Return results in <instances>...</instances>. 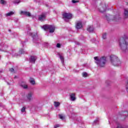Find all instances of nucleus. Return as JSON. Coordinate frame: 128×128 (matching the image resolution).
Masks as SVG:
<instances>
[{
    "mask_svg": "<svg viewBox=\"0 0 128 128\" xmlns=\"http://www.w3.org/2000/svg\"><path fill=\"white\" fill-rule=\"evenodd\" d=\"M119 46L126 52H128V38H120L119 40Z\"/></svg>",
    "mask_w": 128,
    "mask_h": 128,
    "instance_id": "nucleus-1",
    "label": "nucleus"
},
{
    "mask_svg": "<svg viewBox=\"0 0 128 128\" xmlns=\"http://www.w3.org/2000/svg\"><path fill=\"white\" fill-rule=\"evenodd\" d=\"M94 60H96V64L98 66H99V68H104L106 66V58L102 56L100 58H98V57L96 56L94 58Z\"/></svg>",
    "mask_w": 128,
    "mask_h": 128,
    "instance_id": "nucleus-2",
    "label": "nucleus"
},
{
    "mask_svg": "<svg viewBox=\"0 0 128 128\" xmlns=\"http://www.w3.org/2000/svg\"><path fill=\"white\" fill-rule=\"evenodd\" d=\"M110 60L111 64L114 66H120V61L118 56L114 55L110 56Z\"/></svg>",
    "mask_w": 128,
    "mask_h": 128,
    "instance_id": "nucleus-3",
    "label": "nucleus"
},
{
    "mask_svg": "<svg viewBox=\"0 0 128 128\" xmlns=\"http://www.w3.org/2000/svg\"><path fill=\"white\" fill-rule=\"evenodd\" d=\"M42 28H43L44 30H49L50 34H52L54 32L56 26L54 25L45 24L42 26Z\"/></svg>",
    "mask_w": 128,
    "mask_h": 128,
    "instance_id": "nucleus-4",
    "label": "nucleus"
},
{
    "mask_svg": "<svg viewBox=\"0 0 128 128\" xmlns=\"http://www.w3.org/2000/svg\"><path fill=\"white\" fill-rule=\"evenodd\" d=\"M63 19L65 22H68V20L72 18V15L70 13H64L62 14Z\"/></svg>",
    "mask_w": 128,
    "mask_h": 128,
    "instance_id": "nucleus-5",
    "label": "nucleus"
},
{
    "mask_svg": "<svg viewBox=\"0 0 128 128\" xmlns=\"http://www.w3.org/2000/svg\"><path fill=\"white\" fill-rule=\"evenodd\" d=\"M46 13H42L38 16V20H40V22H44V20H46Z\"/></svg>",
    "mask_w": 128,
    "mask_h": 128,
    "instance_id": "nucleus-6",
    "label": "nucleus"
},
{
    "mask_svg": "<svg viewBox=\"0 0 128 128\" xmlns=\"http://www.w3.org/2000/svg\"><path fill=\"white\" fill-rule=\"evenodd\" d=\"M32 96H34V93L32 92H30L27 94L26 98L28 102H32Z\"/></svg>",
    "mask_w": 128,
    "mask_h": 128,
    "instance_id": "nucleus-7",
    "label": "nucleus"
},
{
    "mask_svg": "<svg viewBox=\"0 0 128 128\" xmlns=\"http://www.w3.org/2000/svg\"><path fill=\"white\" fill-rule=\"evenodd\" d=\"M106 10V4H103L102 6L99 8V12H104Z\"/></svg>",
    "mask_w": 128,
    "mask_h": 128,
    "instance_id": "nucleus-8",
    "label": "nucleus"
},
{
    "mask_svg": "<svg viewBox=\"0 0 128 128\" xmlns=\"http://www.w3.org/2000/svg\"><path fill=\"white\" fill-rule=\"evenodd\" d=\"M30 35L33 38V42H36V40H38V36L37 34H34L33 33H30Z\"/></svg>",
    "mask_w": 128,
    "mask_h": 128,
    "instance_id": "nucleus-9",
    "label": "nucleus"
},
{
    "mask_svg": "<svg viewBox=\"0 0 128 128\" xmlns=\"http://www.w3.org/2000/svg\"><path fill=\"white\" fill-rule=\"evenodd\" d=\"M36 56H31L29 59V62H31V64H36Z\"/></svg>",
    "mask_w": 128,
    "mask_h": 128,
    "instance_id": "nucleus-10",
    "label": "nucleus"
},
{
    "mask_svg": "<svg viewBox=\"0 0 128 128\" xmlns=\"http://www.w3.org/2000/svg\"><path fill=\"white\" fill-rule=\"evenodd\" d=\"M76 30H80L82 28V22H78L76 24Z\"/></svg>",
    "mask_w": 128,
    "mask_h": 128,
    "instance_id": "nucleus-11",
    "label": "nucleus"
},
{
    "mask_svg": "<svg viewBox=\"0 0 128 128\" xmlns=\"http://www.w3.org/2000/svg\"><path fill=\"white\" fill-rule=\"evenodd\" d=\"M20 14H23L24 16H30V12H26V11H21Z\"/></svg>",
    "mask_w": 128,
    "mask_h": 128,
    "instance_id": "nucleus-12",
    "label": "nucleus"
},
{
    "mask_svg": "<svg viewBox=\"0 0 128 128\" xmlns=\"http://www.w3.org/2000/svg\"><path fill=\"white\" fill-rule=\"evenodd\" d=\"M124 16L125 18H128V9L124 8Z\"/></svg>",
    "mask_w": 128,
    "mask_h": 128,
    "instance_id": "nucleus-13",
    "label": "nucleus"
},
{
    "mask_svg": "<svg viewBox=\"0 0 128 128\" xmlns=\"http://www.w3.org/2000/svg\"><path fill=\"white\" fill-rule=\"evenodd\" d=\"M70 100L72 102H74L76 100V94L72 93L70 94Z\"/></svg>",
    "mask_w": 128,
    "mask_h": 128,
    "instance_id": "nucleus-14",
    "label": "nucleus"
},
{
    "mask_svg": "<svg viewBox=\"0 0 128 128\" xmlns=\"http://www.w3.org/2000/svg\"><path fill=\"white\" fill-rule=\"evenodd\" d=\"M94 28L92 26H89L87 28V30L89 32H94Z\"/></svg>",
    "mask_w": 128,
    "mask_h": 128,
    "instance_id": "nucleus-15",
    "label": "nucleus"
},
{
    "mask_svg": "<svg viewBox=\"0 0 128 128\" xmlns=\"http://www.w3.org/2000/svg\"><path fill=\"white\" fill-rule=\"evenodd\" d=\"M20 86H22L23 88H28V85H26L24 82H22L20 84Z\"/></svg>",
    "mask_w": 128,
    "mask_h": 128,
    "instance_id": "nucleus-16",
    "label": "nucleus"
},
{
    "mask_svg": "<svg viewBox=\"0 0 128 128\" xmlns=\"http://www.w3.org/2000/svg\"><path fill=\"white\" fill-rule=\"evenodd\" d=\"M14 14V12H12V11L6 14V16H12V14Z\"/></svg>",
    "mask_w": 128,
    "mask_h": 128,
    "instance_id": "nucleus-17",
    "label": "nucleus"
},
{
    "mask_svg": "<svg viewBox=\"0 0 128 128\" xmlns=\"http://www.w3.org/2000/svg\"><path fill=\"white\" fill-rule=\"evenodd\" d=\"M60 102H54V106L55 108H58V106H60Z\"/></svg>",
    "mask_w": 128,
    "mask_h": 128,
    "instance_id": "nucleus-18",
    "label": "nucleus"
},
{
    "mask_svg": "<svg viewBox=\"0 0 128 128\" xmlns=\"http://www.w3.org/2000/svg\"><path fill=\"white\" fill-rule=\"evenodd\" d=\"M113 20L116 22H118V20H120V17L118 16H114Z\"/></svg>",
    "mask_w": 128,
    "mask_h": 128,
    "instance_id": "nucleus-19",
    "label": "nucleus"
},
{
    "mask_svg": "<svg viewBox=\"0 0 128 128\" xmlns=\"http://www.w3.org/2000/svg\"><path fill=\"white\" fill-rule=\"evenodd\" d=\"M60 58L62 62V64H64V56H62V55H60Z\"/></svg>",
    "mask_w": 128,
    "mask_h": 128,
    "instance_id": "nucleus-20",
    "label": "nucleus"
},
{
    "mask_svg": "<svg viewBox=\"0 0 128 128\" xmlns=\"http://www.w3.org/2000/svg\"><path fill=\"white\" fill-rule=\"evenodd\" d=\"M26 53V51H24L23 49H20L19 50V54H22Z\"/></svg>",
    "mask_w": 128,
    "mask_h": 128,
    "instance_id": "nucleus-21",
    "label": "nucleus"
},
{
    "mask_svg": "<svg viewBox=\"0 0 128 128\" xmlns=\"http://www.w3.org/2000/svg\"><path fill=\"white\" fill-rule=\"evenodd\" d=\"M58 116L60 120H64V116L62 114H59Z\"/></svg>",
    "mask_w": 128,
    "mask_h": 128,
    "instance_id": "nucleus-22",
    "label": "nucleus"
},
{
    "mask_svg": "<svg viewBox=\"0 0 128 128\" xmlns=\"http://www.w3.org/2000/svg\"><path fill=\"white\" fill-rule=\"evenodd\" d=\"M102 38L103 40H106V33H104L102 35Z\"/></svg>",
    "mask_w": 128,
    "mask_h": 128,
    "instance_id": "nucleus-23",
    "label": "nucleus"
},
{
    "mask_svg": "<svg viewBox=\"0 0 128 128\" xmlns=\"http://www.w3.org/2000/svg\"><path fill=\"white\" fill-rule=\"evenodd\" d=\"M20 2V0H15L14 1V4H18Z\"/></svg>",
    "mask_w": 128,
    "mask_h": 128,
    "instance_id": "nucleus-24",
    "label": "nucleus"
},
{
    "mask_svg": "<svg viewBox=\"0 0 128 128\" xmlns=\"http://www.w3.org/2000/svg\"><path fill=\"white\" fill-rule=\"evenodd\" d=\"M98 122V118H96L93 123V124H96Z\"/></svg>",
    "mask_w": 128,
    "mask_h": 128,
    "instance_id": "nucleus-25",
    "label": "nucleus"
},
{
    "mask_svg": "<svg viewBox=\"0 0 128 128\" xmlns=\"http://www.w3.org/2000/svg\"><path fill=\"white\" fill-rule=\"evenodd\" d=\"M30 83L31 84H36V82L34 81V80L33 79L32 80H30Z\"/></svg>",
    "mask_w": 128,
    "mask_h": 128,
    "instance_id": "nucleus-26",
    "label": "nucleus"
},
{
    "mask_svg": "<svg viewBox=\"0 0 128 128\" xmlns=\"http://www.w3.org/2000/svg\"><path fill=\"white\" fill-rule=\"evenodd\" d=\"M21 112H26V107L25 106H23L22 108Z\"/></svg>",
    "mask_w": 128,
    "mask_h": 128,
    "instance_id": "nucleus-27",
    "label": "nucleus"
},
{
    "mask_svg": "<svg viewBox=\"0 0 128 128\" xmlns=\"http://www.w3.org/2000/svg\"><path fill=\"white\" fill-rule=\"evenodd\" d=\"M82 76L84 77V78H86V76H88V73L84 72L82 74Z\"/></svg>",
    "mask_w": 128,
    "mask_h": 128,
    "instance_id": "nucleus-28",
    "label": "nucleus"
},
{
    "mask_svg": "<svg viewBox=\"0 0 128 128\" xmlns=\"http://www.w3.org/2000/svg\"><path fill=\"white\" fill-rule=\"evenodd\" d=\"M0 2L2 4H6V1L4 0H1L0 1Z\"/></svg>",
    "mask_w": 128,
    "mask_h": 128,
    "instance_id": "nucleus-29",
    "label": "nucleus"
},
{
    "mask_svg": "<svg viewBox=\"0 0 128 128\" xmlns=\"http://www.w3.org/2000/svg\"><path fill=\"white\" fill-rule=\"evenodd\" d=\"M56 46V48H60V43H58Z\"/></svg>",
    "mask_w": 128,
    "mask_h": 128,
    "instance_id": "nucleus-30",
    "label": "nucleus"
},
{
    "mask_svg": "<svg viewBox=\"0 0 128 128\" xmlns=\"http://www.w3.org/2000/svg\"><path fill=\"white\" fill-rule=\"evenodd\" d=\"M72 4H76V2H78V1L76 0H72Z\"/></svg>",
    "mask_w": 128,
    "mask_h": 128,
    "instance_id": "nucleus-31",
    "label": "nucleus"
},
{
    "mask_svg": "<svg viewBox=\"0 0 128 128\" xmlns=\"http://www.w3.org/2000/svg\"><path fill=\"white\" fill-rule=\"evenodd\" d=\"M60 128V124H58L54 126V128Z\"/></svg>",
    "mask_w": 128,
    "mask_h": 128,
    "instance_id": "nucleus-32",
    "label": "nucleus"
},
{
    "mask_svg": "<svg viewBox=\"0 0 128 128\" xmlns=\"http://www.w3.org/2000/svg\"><path fill=\"white\" fill-rule=\"evenodd\" d=\"M10 71L11 72H12L14 71V68H12L10 70Z\"/></svg>",
    "mask_w": 128,
    "mask_h": 128,
    "instance_id": "nucleus-33",
    "label": "nucleus"
},
{
    "mask_svg": "<svg viewBox=\"0 0 128 128\" xmlns=\"http://www.w3.org/2000/svg\"><path fill=\"white\" fill-rule=\"evenodd\" d=\"M91 40L92 42H96V39H92Z\"/></svg>",
    "mask_w": 128,
    "mask_h": 128,
    "instance_id": "nucleus-34",
    "label": "nucleus"
},
{
    "mask_svg": "<svg viewBox=\"0 0 128 128\" xmlns=\"http://www.w3.org/2000/svg\"><path fill=\"white\" fill-rule=\"evenodd\" d=\"M106 18L107 20H108V18L106 16Z\"/></svg>",
    "mask_w": 128,
    "mask_h": 128,
    "instance_id": "nucleus-35",
    "label": "nucleus"
},
{
    "mask_svg": "<svg viewBox=\"0 0 128 128\" xmlns=\"http://www.w3.org/2000/svg\"><path fill=\"white\" fill-rule=\"evenodd\" d=\"M24 42H22V44H24Z\"/></svg>",
    "mask_w": 128,
    "mask_h": 128,
    "instance_id": "nucleus-36",
    "label": "nucleus"
},
{
    "mask_svg": "<svg viewBox=\"0 0 128 128\" xmlns=\"http://www.w3.org/2000/svg\"><path fill=\"white\" fill-rule=\"evenodd\" d=\"M18 78L16 76H15L14 78Z\"/></svg>",
    "mask_w": 128,
    "mask_h": 128,
    "instance_id": "nucleus-37",
    "label": "nucleus"
},
{
    "mask_svg": "<svg viewBox=\"0 0 128 128\" xmlns=\"http://www.w3.org/2000/svg\"><path fill=\"white\" fill-rule=\"evenodd\" d=\"M16 56H18V54H16Z\"/></svg>",
    "mask_w": 128,
    "mask_h": 128,
    "instance_id": "nucleus-38",
    "label": "nucleus"
},
{
    "mask_svg": "<svg viewBox=\"0 0 128 128\" xmlns=\"http://www.w3.org/2000/svg\"><path fill=\"white\" fill-rule=\"evenodd\" d=\"M2 50L0 49V51Z\"/></svg>",
    "mask_w": 128,
    "mask_h": 128,
    "instance_id": "nucleus-39",
    "label": "nucleus"
}]
</instances>
